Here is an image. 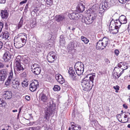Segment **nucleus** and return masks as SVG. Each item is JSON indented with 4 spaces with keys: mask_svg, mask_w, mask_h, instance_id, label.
I'll use <instances>...</instances> for the list:
<instances>
[{
    "mask_svg": "<svg viewBox=\"0 0 130 130\" xmlns=\"http://www.w3.org/2000/svg\"><path fill=\"white\" fill-rule=\"evenodd\" d=\"M88 75L87 76L85 77L82 80L81 84L82 90L87 91L90 90L93 85V80L95 77V75Z\"/></svg>",
    "mask_w": 130,
    "mask_h": 130,
    "instance_id": "1",
    "label": "nucleus"
},
{
    "mask_svg": "<svg viewBox=\"0 0 130 130\" xmlns=\"http://www.w3.org/2000/svg\"><path fill=\"white\" fill-rule=\"evenodd\" d=\"M109 44V40L105 37L103 38L102 40H99L96 43V48L97 50H102L105 48Z\"/></svg>",
    "mask_w": 130,
    "mask_h": 130,
    "instance_id": "2",
    "label": "nucleus"
},
{
    "mask_svg": "<svg viewBox=\"0 0 130 130\" xmlns=\"http://www.w3.org/2000/svg\"><path fill=\"white\" fill-rule=\"evenodd\" d=\"M76 73L78 76H80L83 74L84 70V66L83 63L79 61L76 62L74 66Z\"/></svg>",
    "mask_w": 130,
    "mask_h": 130,
    "instance_id": "3",
    "label": "nucleus"
},
{
    "mask_svg": "<svg viewBox=\"0 0 130 130\" xmlns=\"http://www.w3.org/2000/svg\"><path fill=\"white\" fill-rule=\"evenodd\" d=\"M20 59H21V56H18L14 60L15 64V68L16 71L19 73L23 71L24 69L21 65Z\"/></svg>",
    "mask_w": 130,
    "mask_h": 130,
    "instance_id": "4",
    "label": "nucleus"
},
{
    "mask_svg": "<svg viewBox=\"0 0 130 130\" xmlns=\"http://www.w3.org/2000/svg\"><path fill=\"white\" fill-rule=\"evenodd\" d=\"M96 14L92 13L87 17H83L82 22L87 24H91L92 23L93 20L96 18Z\"/></svg>",
    "mask_w": 130,
    "mask_h": 130,
    "instance_id": "5",
    "label": "nucleus"
},
{
    "mask_svg": "<svg viewBox=\"0 0 130 130\" xmlns=\"http://www.w3.org/2000/svg\"><path fill=\"white\" fill-rule=\"evenodd\" d=\"M55 109V107L53 106L50 105L49 107L48 106L45 110V117L46 119L48 120L49 119V117L53 113Z\"/></svg>",
    "mask_w": 130,
    "mask_h": 130,
    "instance_id": "6",
    "label": "nucleus"
},
{
    "mask_svg": "<svg viewBox=\"0 0 130 130\" xmlns=\"http://www.w3.org/2000/svg\"><path fill=\"white\" fill-rule=\"evenodd\" d=\"M23 43H21V39L18 37H15L14 40V45L15 47L17 48H20L24 45L25 40L24 39Z\"/></svg>",
    "mask_w": 130,
    "mask_h": 130,
    "instance_id": "7",
    "label": "nucleus"
},
{
    "mask_svg": "<svg viewBox=\"0 0 130 130\" xmlns=\"http://www.w3.org/2000/svg\"><path fill=\"white\" fill-rule=\"evenodd\" d=\"M56 58V57H55V54L53 51L50 52L47 56V61L50 63L53 62Z\"/></svg>",
    "mask_w": 130,
    "mask_h": 130,
    "instance_id": "8",
    "label": "nucleus"
},
{
    "mask_svg": "<svg viewBox=\"0 0 130 130\" xmlns=\"http://www.w3.org/2000/svg\"><path fill=\"white\" fill-rule=\"evenodd\" d=\"M8 73V70L6 69L0 70V79L2 81L4 80L6 78Z\"/></svg>",
    "mask_w": 130,
    "mask_h": 130,
    "instance_id": "9",
    "label": "nucleus"
},
{
    "mask_svg": "<svg viewBox=\"0 0 130 130\" xmlns=\"http://www.w3.org/2000/svg\"><path fill=\"white\" fill-rule=\"evenodd\" d=\"M39 86V83L37 80H34L30 85V90L32 91H34Z\"/></svg>",
    "mask_w": 130,
    "mask_h": 130,
    "instance_id": "10",
    "label": "nucleus"
},
{
    "mask_svg": "<svg viewBox=\"0 0 130 130\" xmlns=\"http://www.w3.org/2000/svg\"><path fill=\"white\" fill-rule=\"evenodd\" d=\"M9 33L7 31L2 32L0 36L1 40L3 41H7L9 40L10 39Z\"/></svg>",
    "mask_w": 130,
    "mask_h": 130,
    "instance_id": "11",
    "label": "nucleus"
},
{
    "mask_svg": "<svg viewBox=\"0 0 130 130\" xmlns=\"http://www.w3.org/2000/svg\"><path fill=\"white\" fill-rule=\"evenodd\" d=\"M12 82V87L15 89H18L20 85V82L19 78H15Z\"/></svg>",
    "mask_w": 130,
    "mask_h": 130,
    "instance_id": "12",
    "label": "nucleus"
},
{
    "mask_svg": "<svg viewBox=\"0 0 130 130\" xmlns=\"http://www.w3.org/2000/svg\"><path fill=\"white\" fill-rule=\"evenodd\" d=\"M68 16L71 19L77 20L81 18V15L80 14L76 13L74 12L69 13L68 14Z\"/></svg>",
    "mask_w": 130,
    "mask_h": 130,
    "instance_id": "13",
    "label": "nucleus"
},
{
    "mask_svg": "<svg viewBox=\"0 0 130 130\" xmlns=\"http://www.w3.org/2000/svg\"><path fill=\"white\" fill-rule=\"evenodd\" d=\"M11 55L8 52H6L4 54L3 59L5 62L9 61L11 58Z\"/></svg>",
    "mask_w": 130,
    "mask_h": 130,
    "instance_id": "14",
    "label": "nucleus"
},
{
    "mask_svg": "<svg viewBox=\"0 0 130 130\" xmlns=\"http://www.w3.org/2000/svg\"><path fill=\"white\" fill-rule=\"evenodd\" d=\"M127 63L123 62H120L117 65L116 67L113 70V72L116 71H120V68H122V67H126Z\"/></svg>",
    "mask_w": 130,
    "mask_h": 130,
    "instance_id": "15",
    "label": "nucleus"
},
{
    "mask_svg": "<svg viewBox=\"0 0 130 130\" xmlns=\"http://www.w3.org/2000/svg\"><path fill=\"white\" fill-rule=\"evenodd\" d=\"M4 94V98L6 100H9L12 97V93L11 91H6Z\"/></svg>",
    "mask_w": 130,
    "mask_h": 130,
    "instance_id": "16",
    "label": "nucleus"
},
{
    "mask_svg": "<svg viewBox=\"0 0 130 130\" xmlns=\"http://www.w3.org/2000/svg\"><path fill=\"white\" fill-rule=\"evenodd\" d=\"M1 15L2 19H6L8 16V13L7 10H2L1 13Z\"/></svg>",
    "mask_w": 130,
    "mask_h": 130,
    "instance_id": "17",
    "label": "nucleus"
},
{
    "mask_svg": "<svg viewBox=\"0 0 130 130\" xmlns=\"http://www.w3.org/2000/svg\"><path fill=\"white\" fill-rule=\"evenodd\" d=\"M119 20L122 24H126L127 22V19L126 17L123 15L120 16L119 17Z\"/></svg>",
    "mask_w": 130,
    "mask_h": 130,
    "instance_id": "18",
    "label": "nucleus"
},
{
    "mask_svg": "<svg viewBox=\"0 0 130 130\" xmlns=\"http://www.w3.org/2000/svg\"><path fill=\"white\" fill-rule=\"evenodd\" d=\"M40 100L43 102L47 101V98L45 95L43 93L40 94L39 96Z\"/></svg>",
    "mask_w": 130,
    "mask_h": 130,
    "instance_id": "19",
    "label": "nucleus"
},
{
    "mask_svg": "<svg viewBox=\"0 0 130 130\" xmlns=\"http://www.w3.org/2000/svg\"><path fill=\"white\" fill-rule=\"evenodd\" d=\"M32 72L36 75L39 74L41 72V68L39 67H37L36 68L32 70Z\"/></svg>",
    "mask_w": 130,
    "mask_h": 130,
    "instance_id": "20",
    "label": "nucleus"
},
{
    "mask_svg": "<svg viewBox=\"0 0 130 130\" xmlns=\"http://www.w3.org/2000/svg\"><path fill=\"white\" fill-rule=\"evenodd\" d=\"M106 10V8H105L103 7V5L101 4L99 6V14L101 16H103L104 14V12Z\"/></svg>",
    "mask_w": 130,
    "mask_h": 130,
    "instance_id": "21",
    "label": "nucleus"
},
{
    "mask_svg": "<svg viewBox=\"0 0 130 130\" xmlns=\"http://www.w3.org/2000/svg\"><path fill=\"white\" fill-rule=\"evenodd\" d=\"M8 76L7 79L9 80H13L15 78L13 75V72L12 70L11 69L10 72L8 73Z\"/></svg>",
    "mask_w": 130,
    "mask_h": 130,
    "instance_id": "22",
    "label": "nucleus"
},
{
    "mask_svg": "<svg viewBox=\"0 0 130 130\" xmlns=\"http://www.w3.org/2000/svg\"><path fill=\"white\" fill-rule=\"evenodd\" d=\"M85 7L83 5H78L76 8V10L78 12H82L84 10Z\"/></svg>",
    "mask_w": 130,
    "mask_h": 130,
    "instance_id": "23",
    "label": "nucleus"
},
{
    "mask_svg": "<svg viewBox=\"0 0 130 130\" xmlns=\"http://www.w3.org/2000/svg\"><path fill=\"white\" fill-rule=\"evenodd\" d=\"M115 26L116 28L119 29L121 24H122L119 20H116L114 21Z\"/></svg>",
    "mask_w": 130,
    "mask_h": 130,
    "instance_id": "24",
    "label": "nucleus"
},
{
    "mask_svg": "<svg viewBox=\"0 0 130 130\" xmlns=\"http://www.w3.org/2000/svg\"><path fill=\"white\" fill-rule=\"evenodd\" d=\"M80 39L85 44H87L89 42V40L83 36H81Z\"/></svg>",
    "mask_w": 130,
    "mask_h": 130,
    "instance_id": "25",
    "label": "nucleus"
},
{
    "mask_svg": "<svg viewBox=\"0 0 130 130\" xmlns=\"http://www.w3.org/2000/svg\"><path fill=\"white\" fill-rule=\"evenodd\" d=\"M68 48L70 50H72L74 48V44L73 42H71L68 44Z\"/></svg>",
    "mask_w": 130,
    "mask_h": 130,
    "instance_id": "26",
    "label": "nucleus"
},
{
    "mask_svg": "<svg viewBox=\"0 0 130 130\" xmlns=\"http://www.w3.org/2000/svg\"><path fill=\"white\" fill-rule=\"evenodd\" d=\"M72 129L73 130H80L81 129V126L78 125H72Z\"/></svg>",
    "mask_w": 130,
    "mask_h": 130,
    "instance_id": "27",
    "label": "nucleus"
},
{
    "mask_svg": "<svg viewBox=\"0 0 130 130\" xmlns=\"http://www.w3.org/2000/svg\"><path fill=\"white\" fill-rule=\"evenodd\" d=\"M19 37L21 39V41L20 42L21 43H23L24 41V40H25V42H24V45L25 44V43L26 42V41L27 40V37L25 36L24 35L23 36H19Z\"/></svg>",
    "mask_w": 130,
    "mask_h": 130,
    "instance_id": "28",
    "label": "nucleus"
},
{
    "mask_svg": "<svg viewBox=\"0 0 130 130\" xmlns=\"http://www.w3.org/2000/svg\"><path fill=\"white\" fill-rule=\"evenodd\" d=\"M23 22V18L22 17L21 18L20 21L19 22V24L18 25V26L17 27V28L18 29H19L21 27L22 25Z\"/></svg>",
    "mask_w": 130,
    "mask_h": 130,
    "instance_id": "29",
    "label": "nucleus"
},
{
    "mask_svg": "<svg viewBox=\"0 0 130 130\" xmlns=\"http://www.w3.org/2000/svg\"><path fill=\"white\" fill-rule=\"evenodd\" d=\"M64 19V17L63 15H59L57 16V22L63 21Z\"/></svg>",
    "mask_w": 130,
    "mask_h": 130,
    "instance_id": "30",
    "label": "nucleus"
},
{
    "mask_svg": "<svg viewBox=\"0 0 130 130\" xmlns=\"http://www.w3.org/2000/svg\"><path fill=\"white\" fill-rule=\"evenodd\" d=\"M101 5H103V7L105 8H106V9H108L109 7V4L106 1L104 2V4H101Z\"/></svg>",
    "mask_w": 130,
    "mask_h": 130,
    "instance_id": "31",
    "label": "nucleus"
},
{
    "mask_svg": "<svg viewBox=\"0 0 130 130\" xmlns=\"http://www.w3.org/2000/svg\"><path fill=\"white\" fill-rule=\"evenodd\" d=\"M59 42L60 44H63L65 42V40L63 36L61 35L60 37Z\"/></svg>",
    "mask_w": 130,
    "mask_h": 130,
    "instance_id": "32",
    "label": "nucleus"
},
{
    "mask_svg": "<svg viewBox=\"0 0 130 130\" xmlns=\"http://www.w3.org/2000/svg\"><path fill=\"white\" fill-rule=\"evenodd\" d=\"M116 72H114L113 73V76L114 78L116 79L119 78L120 76L119 75L118 76V71H116Z\"/></svg>",
    "mask_w": 130,
    "mask_h": 130,
    "instance_id": "33",
    "label": "nucleus"
},
{
    "mask_svg": "<svg viewBox=\"0 0 130 130\" xmlns=\"http://www.w3.org/2000/svg\"><path fill=\"white\" fill-rule=\"evenodd\" d=\"M119 29L118 28H116L113 29L110 32L111 34H115L117 33L118 32Z\"/></svg>",
    "mask_w": 130,
    "mask_h": 130,
    "instance_id": "34",
    "label": "nucleus"
},
{
    "mask_svg": "<svg viewBox=\"0 0 130 130\" xmlns=\"http://www.w3.org/2000/svg\"><path fill=\"white\" fill-rule=\"evenodd\" d=\"M68 73L70 76L75 74L74 71L72 69V68H70L69 70Z\"/></svg>",
    "mask_w": 130,
    "mask_h": 130,
    "instance_id": "35",
    "label": "nucleus"
},
{
    "mask_svg": "<svg viewBox=\"0 0 130 130\" xmlns=\"http://www.w3.org/2000/svg\"><path fill=\"white\" fill-rule=\"evenodd\" d=\"M116 28V27L114 25L111 24H110L109 25V30L110 32L113 29H114Z\"/></svg>",
    "mask_w": 130,
    "mask_h": 130,
    "instance_id": "36",
    "label": "nucleus"
},
{
    "mask_svg": "<svg viewBox=\"0 0 130 130\" xmlns=\"http://www.w3.org/2000/svg\"><path fill=\"white\" fill-rule=\"evenodd\" d=\"M22 85L23 87H26L28 85V82L27 81H24L22 83Z\"/></svg>",
    "mask_w": 130,
    "mask_h": 130,
    "instance_id": "37",
    "label": "nucleus"
},
{
    "mask_svg": "<svg viewBox=\"0 0 130 130\" xmlns=\"http://www.w3.org/2000/svg\"><path fill=\"white\" fill-rule=\"evenodd\" d=\"M11 80L7 79L6 82L5 83L6 85L7 86H9L11 85Z\"/></svg>",
    "mask_w": 130,
    "mask_h": 130,
    "instance_id": "38",
    "label": "nucleus"
},
{
    "mask_svg": "<svg viewBox=\"0 0 130 130\" xmlns=\"http://www.w3.org/2000/svg\"><path fill=\"white\" fill-rule=\"evenodd\" d=\"M23 60L24 62L26 64L28 63L30 61V59L28 57L24 58Z\"/></svg>",
    "mask_w": 130,
    "mask_h": 130,
    "instance_id": "39",
    "label": "nucleus"
},
{
    "mask_svg": "<svg viewBox=\"0 0 130 130\" xmlns=\"http://www.w3.org/2000/svg\"><path fill=\"white\" fill-rule=\"evenodd\" d=\"M57 82L60 84H62L64 82V80L63 78L60 79H57Z\"/></svg>",
    "mask_w": 130,
    "mask_h": 130,
    "instance_id": "40",
    "label": "nucleus"
},
{
    "mask_svg": "<svg viewBox=\"0 0 130 130\" xmlns=\"http://www.w3.org/2000/svg\"><path fill=\"white\" fill-rule=\"evenodd\" d=\"M39 65L35 63L32 65L31 66V70H33V69H34L36 68L37 67H38Z\"/></svg>",
    "mask_w": 130,
    "mask_h": 130,
    "instance_id": "41",
    "label": "nucleus"
},
{
    "mask_svg": "<svg viewBox=\"0 0 130 130\" xmlns=\"http://www.w3.org/2000/svg\"><path fill=\"white\" fill-rule=\"evenodd\" d=\"M20 76L22 77H25L26 76V72H24L20 74Z\"/></svg>",
    "mask_w": 130,
    "mask_h": 130,
    "instance_id": "42",
    "label": "nucleus"
},
{
    "mask_svg": "<svg viewBox=\"0 0 130 130\" xmlns=\"http://www.w3.org/2000/svg\"><path fill=\"white\" fill-rule=\"evenodd\" d=\"M4 23L1 22H0V33L2 30V29L4 25Z\"/></svg>",
    "mask_w": 130,
    "mask_h": 130,
    "instance_id": "43",
    "label": "nucleus"
},
{
    "mask_svg": "<svg viewBox=\"0 0 130 130\" xmlns=\"http://www.w3.org/2000/svg\"><path fill=\"white\" fill-rule=\"evenodd\" d=\"M10 41H7L4 44V45L6 46L7 47H10Z\"/></svg>",
    "mask_w": 130,
    "mask_h": 130,
    "instance_id": "44",
    "label": "nucleus"
},
{
    "mask_svg": "<svg viewBox=\"0 0 130 130\" xmlns=\"http://www.w3.org/2000/svg\"><path fill=\"white\" fill-rule=\"evenodd\" d=\"M124 113H125L124 116V119H126L127 116H128V117L130 116H129V115L128 114H127V113H130L128 112H125Z\"/></svg>",
    "mask_w": 130,
    "mask_h": 130,
    "instance_id": "45",
    "label": "nucleus"
},
{
    "mask_svg": "<svg viewBox=\"0 0 130 130\" xmlns=\"http://www.w3.org/2000/svg\"><path fill=\"white\" fill-rule=\"evenodd\" d=\"M46 4L48 5H51L52 4V0H46Z\"/></svg>",
    "mask_w": 130,
    "mask_h": 130,
    "instance_id": "46",
    "label": "nucleus"
},
{
    "mask_svg": "<svg viewBox=\"0 0 130 130\" xmlns=\"http://www.w3.org/2000/svg\"><path fill=\"white\" fill-rule=\"evenodd\" d=\"M75 75H76L75 74L71 76L73 80H76V76Z\"/></svg>",
    "mask_w": 130,
    "mask_h": 130,
    "instance_id": "47",
    "label": "nucleus"
},
{
    "mask_svg": "<svg viewBox=\"0 0 130 130\" xmlns=\"http://www.w3.org/2000/svg\"><path fill=\"white\" fill-rule=\"evenodd\" d=\"M9 127H10L9 125L5 126L4 128L2 129V130H8Z\"/></svg>",
    "mask_w": 130,
    "mask_h": 130,
    "instance_id": "48",
    "label": "nucleus"
},
{
    "mask_svg": "<svg viewBox=\"0 0 130 130\" xmlns=\"http://www.w3.org/2000/svg\"><path fill=\"white\" fill-rule=\"evenodd\" d=\"M114 52L116 55L117 56L118 55L119 52V50H115Z\"/></svg>",
    "mask_w": 130,
    "mask_h": 130,
    "instance_id": "49",
    "label": "nucleus"
},
{
    "mask_svg": "<svg viewBox=\"0 0 130 130\" xmlns=\"http://www.w3.org/2000/svg\"><path fill=\"white\" fill-rule=\"evenodd\" d=\"M63 78L61 75L59 74H57V79H60Z\"/></svg>",
    "mask_w": 130,
    "mask_h": 130,
    "instance_id": "50",
    "label": "nucleus"
},
{
    "mask_svg": "<svg viewBox=\"0 0 130 130\" xmlns=\"http://www.w3.org/2000/svg\"><path fill=\"white\" fill-rule=\"evenodd\" d=\"M4 65L3 62L0 61V69L4 68Z\"/></svg>",
    "mask_w": 130,
    "mask_h": 130,
    "instance_id": "51",
    "label": "nucleus"
},
{
    "mask_svg": "<svg viewBox=\"0 0 130 130\" xmlns=\"http://www.w3.org/2000/svg\"><path fill=\"white\" fill-rule=\"evenodd\" d=\"M119 2L122 4H124L127 1L126 0H119Z\"/></svg>",
    "mask_w": 130,
    "mask_h": 130,
    "instance_id": "52",
    "label": "nucleus"
},
{
    "mask_svg": "<svg viewBox=\"0 0 130 130\" xmlns=\"http://www.w3.org/2000/svg\"><path fill=\"white\" fill-rule=\"evenodd\" d=\"M113 88L115 90H119V87L118 85H117L116 86H114Z\"/></svg>",
    "mask_w": 130,
    "mask_h": 130,
    "instance_id": "53",
    "label": "nucleus"
},
{
    "mask_svg": "<svg viewBox=\"0 0 130 130\" xmlns=\"http://www.w3.org/2000/svg\"><path fill=\"white\" fill-rule=\"evenodd\" d=\"M3 45V42L0 41V50L2 48Z\"/></svg>",
    "mask_w": 130,
    "mask_h": 130,
    "instance_id": "54",
    "label": "nucleus"
},
{
    "mask_svg": "<svg viewBox=\"0 0 130 130\" xmlns=\"http://www.w3.org/2000/svg\"><path fill=\"white\" fill-rule=\"evenodd\" d=\"M29 130H37V129L36 127H30L29 128Z\"/></svg>",
    "mask_w": 130,
    "mask_h": 130,
    "instance_id": "55",
    "label": "nucleus"
},
{
    "mask_svg": "<svg viewBox=\"0 0 130 130\" xmlns=\"http://www.w3.org/2000/svg\"><path fill=\"white\" fill-rule=\"evenodd\" d=\"M27 2V0H25L24 1H23L21 2L20 3V4L22 5L26 3Z\"/></svg>",
    "mask_w": 130,
    "mask_h": 130,
    "instance_id": "56",
    "label": "nucleus"
},
{
    "mask_svg": "<svg viewBox=\"0 0 130 130\" xmlns=\"http://www.w3.org/2000/svg\"><path fill=\"white\" fill-rule=\"evenodd\" d=\"M25 99L28 101H29L30 99V97L29 96L27 95L25 97Z\"/></svg>",
    "mask_w": 130,
    "mask_h": 130,
    "instance_id": "57",
    "label": "nucleus"
},
{
    "mask_svg": "<svg viewBox=\"0 0 130 130\" xmlns=\"http://www.w3.org/2000/svg\"><path fill=\"white\" fill-rule=\"evenodd\" d=\"M53 90L54 91H57V85H55L54 86V87L53 88Z\"/></svg>",
    "mask_w": 130,
    "mask_h": 130,
    "instance_id": "58",
    "label": "nucleus"
},
{
    "mask_svg": "<svg viewBox=\"0 0 130 130\" xmlns=\"http://www.w3.org/2000/svg\"><path fill=\"white\" fill-rule=\"evenodd\" d=\"M105 61L107 64H108L110 63V61L108 59L106 58L105 59Z\"/></svg>",
    "mask_w": 130,
    "mask_h": 130,
    "instance_id": "59",
    "label": "nucleus"
},
{
    "mask_svg": "<svg viewBox=\"0 0 130 130\" xmlns=\"http://www.w3.org/2000/svg\"><path fill=\"white\" fill-rule=\"evenodd\" d=\"M128 68L127 67V65H126V67H122V68H121V69L122 70H125L127 69Z\"/></svg>",
    "mask_w": 130,
    "mask_h": 130,
    "instance_id": "60",
    "label": "nucleus"
},
{
    "mask_svg": "<svg viewBox=\"0 0 130 130\" xmlns=\"http://www.w3.org/2000/svg\"><path fill=\"white\" fill-rule=\"evenodd\" d=\"M6 102L5 101L3 100L2 99H0V104H2Z\"/></svg>",
    "mask_w": 130,
    "mask_h": 130,
    "instance_id": "61",
    "label": "nucleus"
},
{
    "mask_svg": "<svg viewBox=\"0 0 130 130\" xmlns=\"http://www.w3.org/2000/svg\"><path fill=\"white\" fill-rule=\"evenodd\" d=\"M2 105V107H5L6 105V102H4L3 103L1 104L0 105Z\"/></svg>",
    "mask_w": 130,
    "mask_h": 130,
    "instance_id": "62",
    "label": "nucleus"
},
{
    "mask_svg": "<svg viewBox=\"0 0 130 130\" xmlns=\"http://www.w3.org/2000/svg\"><path fill=\"white\" fill-rule=\"evenodd\" d=\"M6 0H0V3L4 4L6 2Z\"/></svg>",
    "mask_w": 130,
    "mask_h": 130,
    "instance_id": "63",
    "label": "nucleus"
},
{
    "mask_svg": "<svg viewBox=\"0 0 130 130\" xmlns=\"http://www.w3.org/2000/svg\"><path fill=\"white\" fill-rule=\"evenodd\" d=\"M123 106L124 108L125 109H127V106L125 104H124L123 105Z\"/></svg>",
    "mask_w": 130,
    "mask_h": 130,
    "instance_id": "64",
    "label": "nucleus"
}]
</instances>
